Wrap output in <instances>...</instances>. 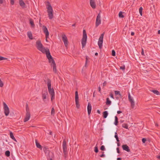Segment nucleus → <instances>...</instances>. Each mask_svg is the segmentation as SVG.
I'll use <instances>...</instances> for the list:
<instances>
[{"label": "nucleus", "instance_id": "f257e3e1", "mask_svg": "<svg viewBox=\"0 0 160 160\" xmlns=\"http://www.w3.org/2000/svg\"><path fill=\"white\" fill-rule=\"evenodd\" d=\"M36 47L39 51L43 53L46 54L51 66L53 67V72L55 73L56 72V65L54 60L50 54L49 49L48 48H45L43 47L40 40H38L36 42Z\"/></svg>", "mask_w": 160, "mask_h": 160}, {"label": "nucleus", "instance_id": "f03ea898", "mask_svg": "<svg viewBox=\"0 0 160 160\" xmlns=\"http://www.w3.org/2000/svg\"><path fill=\"white\" fill-rule=\"evenodd\" d=\"M47 84L49 93L51 97V100L52 101L55 98V93L53 88H51V81L50 80H48Z\"/></svg>", "mask_w": 160, "mask_h": 160}, {"label": "nucleus", "instance_id": "7ed1b4c3", "mask_svg": "<svg viewBox=\"0 0 160 160\" xmlns=\"http://www.w3.org/2000/svg\"><path fill=\"white\" fill-rule=\"evenodd\" d=\"M47 8L48 15L50 19H52L53 18V10L52 8L49 3L48 2L47 5Z\"/></svg>", "mask_w": 160, "mask_h": 160}, {"label": "nucleus", "instance_id": "20e7f679", "mask_svg": "<svg viewBox=\"0 0 160 160\" xmlns=\"http://www.w3.org/2000/svg\"><path fill=\"white\" fill-rule=\"evenodd\" d=\"M87 35L85 30H83V37L82 40V48H84L86 46L87 40Z\"/></svg>", "mask_w": 160, "mask_h": 160}, {"label": "nucleus", "instance_id": "39448f33", "mask_svg": "<svg viewBox=\"0 0 160 160\" xmlns=\"http://www.w3.org/2000/svg\"><path fill=\"white\" fill-rule=\"evenodd\" d=\"M42 30L45 35L46 37V41L47 42H48L47 39L49 37V32L48 30V29L46 26H43L42 27Z\"/></svg>", "mask_w": 160, "mask_h": 160}, {"label": "nucleus", "instance_id": "423d86ee", "mask_svg": "<svg viewBox=\"0 0 160 160\" xmlns=\"http://www.w3.org/2000/svg\"><path fill=\"white\" fill-rule=\"evenodd\" d=\"M104 35V33L102 34L98 39V44L100 49H101L102 48Z\"/></svg>", "mask_w": 160, "mask_h": 160}, {"label": "nucleus", "instance_id": "0eeeda50", "mask_svg": "<svg viewBox=\"0 0 160 160\" xmlns=\"http://www.w3.org/2000/svg\"><path fill=\"white\" fill-rule=\"evenodd\" d=\"M75 102L76 107L78 108L80 107V104L79 103L78 95L77 91L75 92Z\"/></svg>", "mask_w": 160, "mask_h": 160}, {"label": "nucleus", "instance_id": "6e6552de", "mask_svg": "<svg viewBox=\"0 0 160 160\" xmlns=\"http://www.w3.org/2000/svg\"><path fill=\"white\" fill-rule=\"evenodd\" d=\"M3 105L4 113L6 116H7L9 113V109L7 105L5 102H3Z\"/></svg>", "mask_w": 160, "mask_h": 160}, {"label": "nucleus", "instance_id": "1a4fd4ad", "mask_svg": "<svg viewBox=\"0 0 160 160\" xmlns=\"http://www.w3.org/2000/svg\"><path fill=\"white\" fill-rule=\"evenodd\" d=\"M101 23V16L100 13H99L97 17L96 22V26L98 27Z\"/></svg>", "mask_w": 160, "mask_h": 160}, {"label": "nucleus", "instance_id": "9d476101", "mask_svg": "<svg viewBox=\"0 0 160 160\" xmlns=\"http://www.w3.org/2000/svg\"><path fill=\"white\" fill-rule=\"evenodd\" d=\"M128 97L129 100L131 103V107L132 108H133L135 106V102L133 98L130 96L129 93H128Z\"/></svg>", "mask_w": 160, "mask_h": 160}, {"label": "nucleus", "instance_id": "9b49d317", "mask_svg": "<svg viewBox=\"0 0 160 160\" xmlns=\"http://www.w3.org/2000/svg\"><path fill=\"white\" fill-rule=\"evenodd\" d=\"M62 38L65 46L67 47L68 44V41L67 37L65 35H62Z\"/></svg>", "mask_w": 160, "mask_h": 160}, {"label": "nucleus", "instance_id": "f8f14e48", "mask_svg": "<svg viewBox=\"0 0 160 160\" xmlns=\"http://www.w3.org/2000/svg\"><path fill=\"white\" fill-rule=\"evenodd\" d=\"M30 118V114L28 110L26 109V116L24 120V122H26L28 121Z\"/></svg>", "mask_w": 160, "mask_h": 160}, {"label": "nucleus", "instance_id": "ddd939ff", "mask_svg": "<svg viewBox=\"0 0 160 160\" xmlns=\"http://www.w3.org/2000/svg\"><path fill=\"white\" fill-rule=\"evenodd\" d=\"M62 147L64 153L66 155L67 153V148L66 146V142L65 140H63V142Z\"/></svg>", "mask_w": 160, "mask_h": 160}, {"label": "nucleus", "instance_id": "4468645a", "mask_svg": "<svg viewBox=\"0 0 160 160\" xmlns=\"http://www.w3.org/2000/svg\"><path fill=\"white\" fill-rule=\"evenodd\" d=\"M90 4L91 7L93 9H95L96 8V4L95 0H90Z\"/></svg>", "mask_w": 160, "mask_h": 160}, {"label": "nucleus", "instance_id": "2eb2a0df", "mask_svg": "<svg viewBox=\"0 0 160 160\" xmlns=\"http://www.w3.org/2000/svg\"><path fill=\"white\" fill-rule=\"evenodd\" d=\"M48 95L47 91L43 92L42 93V97L43 100L44 101L48 97Z\"/></svg>", "mask_w": 160, "mask_h": 160}, {"label": "nucleus", "instance_id": "dca6fc26", "mask_svg": "<svg viewBox=\"0 0 160 160\" xmlns=\"http://www.w3.org/2000/svg\"><path fill=\"white\" fill-rule=\"evenodd\" d=\"M87 109L88 114V115H89L91 112L92 110V106L90 103H88V105Z\"/></svg>", "mask_w": 160, "mask_h": 160}, {"label": "nucleus", "instance_id": "f3484780", "mask_svg": "<svg viewBox=\"0 0 160 160\" xmlns=\"http://www.w3.org/2000/svg\"><path fill=\"white\" fill-rule=\"evenodd\" d=\"M53 157L54 155L53 153L51 152H49L48 156H47L48 160H52V158Z\"/></svg>", "mask_w": 160, "mask_h": 160}, {"label": "nucleus", "instance_id": "a211bd4d", "mask_svg": "<svg viewBox=\"0 0 160 160\" xmlns=\"http://www.w3.org/2000/svg\"><path fill=\"white\" fill-rule=\"evenodd\" d=\"M122 148L123 150L127 152H129L130 151V150L129 149V147L127 145H122Z\"/></svg>", "mask_w": 160, "mask_h": 160}, {"label": "nucleus", "instance_id": "6ab92c4d", "mask_svg": "<svg viewBox=\"0 0 160 160\" xmlns=\"http://www.w3.org/2000/svg\"><path fill=\"white\" fill-rule=\"evenodd\" d=\"M27 36L30 39L32 40L33 39L32 35L31 32L29 31L27 32Z\"/></svg>", "mask_w": 160, "mask_h": 160}, {"label": "nucleus", "instance_id": "aec40b11", "mask_svg": "<svg viewBox=\"0 0 160 160\" xmlns=\"http://www.w3.org/2000/svg\"><path fill=\"white\" fill-rule=\"evenodd\" d=\"M20 6L22 8L25 7V3L22 0H20L19 1Z\"/></svg>", "mask_w": 160, "mask_h": 160}, {"label": "nucleus", "instance_id": "412c9836", "mask_svg": "<svg viewBox=\"0 0 160 160\" xmlns=\"http://www.w3.org/2000/svg\"><path fill=\"white\" fill-rule=\"evenodd\" d=\"M30 23L32 28H34L35 27V25L32 19L29 20Z\"/></svg>", "mask_w": 160, "mask_h": 160}, {"label": "nucleus", "instance_id": "4be33fe9", "mask_svg": "<svg viewBox=\"0 0 160 160\" xmlns=\"http://www.w3.org/2000/svg\"><path fill=\"white\" fill-rule=\"evenodd\" d=\"M115 95L117 96L118 95H119L120 97H122V95L121 94L120 92L119 91H115Z\"/></svg>", "mask_w": 160, "mask_h": 160}, {"label": "nucleus", "instance_id": "5701e85b", "mask_svg": "<svg viewBox=\"0 0 160 160\" xmlns=\"http://www.w3.org/2000/svg\"><path fill=\"white\" fill-rule=\"evenodd\" d=\"M108 113L107 111H105L103 112V117L104 118H106L108 116Z\"/></svg>", "mask_w": 160, "mask_h": 160}, {"label": "nucleus", "instance_id": "b1692460", "mask_svg": "<svg viewBox=\"0 0 160 160\" xmlns=\"http://www.w3.org/2000/svg\"><path fill=\"white\" fill-rule=\"evenodd\" d=\"M35 143L36 146L38 148H41V145L39 143H38L37 140H35Z\"/></svg>", "mask_w": 160, "mask_h": 160}, {"label": "nucleus", "instance_id": "393cba45", "mask_svg": "<svg viewBox=\"0 0 160 160\" xmlns=\"http://www.w3.org/2000/svg\"><path fill=\"white\" fill-rule=\"evenodd\" d=\"M10 134L11 138L14 141H16V139L14 138L12 133V132H11Z\"/></svg>", "mask_w": 160, "mask_h": 160}, {"label": "nucleus", "instance_id": "a878e982", "mask_svg": "<svg viewBox=\"0 0 160 160\" xmlns=\"http://www.w3.org/2000/svg\"><path fill=\"white\" fill-rule=\"evenodd\" d=\"M107 101L106 102V104L107 105H110L111 104V102L109 100L108 98H107L106 99Z\"/></svg>", "mask_w": 160, "mask_h": 160}, {"label": "nucleus", "instance_id": "bb28decb", "mask_svg": "<svg viewBox=\"0 0 160 160\" xmlns=\"http://www.w3.org/2000/svg\"><path fill=\"white\" fill-rule=\"evenodd\" d=\"M118 118L117 116L115 117V122H114V124L117 126L118 125Z\"/></svg>", "mask_w": 160, "mask_h": 160}, {"label": "nucleus", "instance_id": "cd10ccee", "mask_svg": "<svg viewBox=\"0 0 160 160\" xmlns=\"http://www.w3.org/2000/svg\"><path fill=\"white\" fill-rule=\"evenodd\" d=\"M151 91L157 95H159L160 94L159 92L157 90H152Z\"/></svg>", "mask_w": 160, "mask_h": 160}, {"label": "nucleus", "instance_id": "c85d7f7f", "mask_svg": "<svg viewBox=\"0 0 160 160\" xmlns=\"http://www.w3.org/2000/svg\"><path fill=\"white\" fill-rule=\"evenodd\" d=\"M122 12L121 11L118 14L119 17L120 18H123L124 16L122 14Z\"/></svg>", "mask_w": 160, "mask_h": 160}, {"label": "nucleus", "instance_id": "c756f323", "mask_svg": "<svg viewBox=\"0 0 160 160\" xmlns=\"http://www.w3.org/2000/svg\"><path fill=\"white\" fill-rule=\"evenodd\" d=\"M122 127L126 128V129H128V126L127 124L126 123H123L122 124Z\"/></svg>", "mask_w": 160, "mask_h": 160}, {"label": "nucleus", "instance_id": "7c9ffc66", "mask_svg": "<svg viewBox=\"0 0 160 160\" xmlns=\"http://www.w3.org/2000/svg\"><path fill=\"white\" fill-rule=\"evenodd\" d=\"M5 155L9 157L10 155V152L9 151H7L5 152Z\"/></svg>", "mask_w": 160, "mask_h": 160}, {"label": "nucleus", "instance_id": "2f4dec72", "mask_svg": "<svg viewBox=\"0 0 160 160\" xmlns=\"http://www.w3.org/2000/svg\"><path fill=\"white\" fill-rule=\"evenodd\" d=\"M142 7H140L139 9V12L141 16L142 15Z\"/></svg>", "mask_w": 160, "mask_h": 160}, {"label": "nucleus", "instance_id": "473e14b6", "mask_svg": "<svg viewBox=\"0 0 160 160\" xmlns=\"http://www.w3.org/2000/svg\"><path fill=\"white\" fill-rule=\"evenodd\" d=\"M51 115H54L55 114V110L53 108H52L51 110Z\"/></svg>", "mask_w": 160, "mask_h": 160}, {"label": "nucleus", "instance_id": "72a5a7b5", "mask_svg": "<svg viewBox=\"0 0 160 160\" xmlns=\"http://www.w3.org/2000/svg\"><path fill=\"white\" fill-rule=\"evenodd\" d=\"M115 138H116L117 141H118V142L119 141V140L118 138L117 133L116 132L115 133Z\"/></svg>", "mask_w": 160, "mask_h": 160}, {"label": "nucleus", "instance_id": "f704fd0d", "mask_svg": "<svg viewBox=\"0 0 160 160\" xmlns=\"http://www.w3.org/2000/svg\"><path fill=\"white\" fill-rule=\"evenodd\" d=\"M3 86V83L0 79V87H2Z\"/></svg>", "mask_w": 160, "mask_h": 160}, {"label": "nucleus", "instance_id": "c9c22d12", "mask_svg": "<svg viewBox=\"0 0 160 160\" xmlns=\"http://www.w3.org/2000/svg\"><path fill=\"white\" fill-rule=\"evenodd\" d=\"M94 151L95 152L97 153L98 152V149L97 146H96L95 147Z\"/></svg>", "mask_w": 160, "mask_h": 160}, {"label": "nucleus", "instance_id": "e433bc0d", "mask_svg": "<svg viewBox=\"0 0 160 160\" xmlns=\"http://www.w3.org/2000/svg\"><path fill=\"white\" fill-rule=\"evenodd\" d=\"M100 149L104 151L105 149L104 146L103 145L101 147Z\"/></svg>", "mask_w": 160, "mask_h": 160}, {"label": "nucleus", "instance_id": "4c0bfd02", "mask_svg": "<svg viewBox=\"0 0 160 160\" xmlns=\"http://www.w3.org/2000/svg\"><path fill=\"white\" fill-rule=\"evenodd\" d=\"M125 67L124 65L120 67V69H121L122 70H124L125 69Z\"/></svg>", "mask_w": 160, "mask_h": 160}, {"label": "nucleus", "instance_id": "58836bf2", "mask_svg": "<svg viewBox=\"0 0 160 160\" xmlns=\"http://www.w3.org/2000/svg\"><path fill=\"white\" fill-rule=\"evenodd\" d=\"M115 52L114 50H112V56H115Z\"/></svg>", "mask_w": 160, "mask_h": 160}, {"label": "nucleus", "instance_id": "ea45409f", "mask_svg": "<svg viewBox=\"0 0 160 160\" xmlns=\"http://www.w3.org/2000/svg\"><path fill=\"white\" fill-rule=\"evenodd\" d=\"M10 3L12 5H13L14 4V0H10Z\"/></svg>", "mask_w": 160, "mask_h": 160}, {"label": "nucleus", "instance_id": "a19ab883", "mask_svg": "<svg viewBox=\"0 0 160 160\" xmlns=\"http://www.w3.org/2000/svg\"><path fill=\"white\" fill-rule=\"evenodd\" d=\"M6 59V58L0 56V61L4 60Z\"/></svg>", "mask_w": 160, "mask_h": 160}, {"label": "nucleus", "instance_id": "79ce46f5", "mask_svg": "<svg viewBox=\"0 0 160 160\" xmlns=\"http://www.w3.org/2000/svg\"><path fill=\"white\" fill-rule=\"evenodd\" d=\"M146 141V139L145 138L142 139V142L143 143H145Z\"/></svg>", "mask_w": 160, "mask_h": 160}, {"label": "nucleus", "instance_id": "37998d69", "mask_svg": "<svg viewBox=\"0 0 160 160\" xmlns=\"http://www.w3.org/2000/svg\"><path fill=\"white\" fill-rule=\"evenodd\" d=\"M110 95L111 98H112L113 99H114L113 95L112 94V93L110 94Z\"/></svg>", "mask_w": 160, "mask_h": 160}, {"label": "nucleus", "instance_id": "c03bdc74", "mask_svg": "<svg viewBox=\"0 0 160 160\" xmlns=\"http://www.w3.org/2000/svg\"><path fill=\"white\" fill-rule=\"evenodd\" d=\"M117 152L118 153H120V151L119 150V148H117Z\"/></svg>", "mask_w": 160, "mask_h": 160}, {"label": "nucleus", "instance_id": "a18cd8bd", "mask_svg": "<svg viewBox=\"0 0 160 160\" xmlns=\"http://www.w3.org/2000/svg\"><path fill=\"white\" fill-rule=\"evenodd\" d=\"M3 0H0V4H1L3 3Z\"/></svg>", "mask_w": 160, "mask_h": 160}, {"label": "nucleus", "instance_id": "49530a36", "mask_svg": "<svg viewBox=\"0 0 160 160\" xmlns=\"http://www.w3.org/2000/svg\"><path fill=\"white\" fill-rule=\"evenodd\" d=\"M122 112L121 111H117V113L118 114H120Z\"/></svg>", "mask_w": 160, "mask_h": 160}, {"label": "nucleus", "instance_id": "de8ad7c7", "mask_svg": "<svg viewBox=\"0 0 160 160\" xmlns=\"http://www.w3.org/2000/svg\"><path fill=\"white\" fill-rule=\"evenodd\" d=\"M105 156V155L104 154H102V155H100V157H103Z\"/></svg>", "mask_w": 160, "mask_h": 160}, {"label": "nucleus", "instance_id": "09e8293b", "mask_svg": "<svg viewBox=\"0 0 160 160\" xmlns=\"http://www.w3.org/2000/svg\"><path fill=\"white\" fill-rule=\"evenodd\" d=\"M101 88L100 87H98V91L99 92H101Z\"/></svg>", "mask_w": 160, "mask_h": 160}, {"label": "nucleus", "instance_id": "8fccbe9b", "mask_svg": "<svg viewBox=\"0 0 160 160\" xmlns=\"http://www.w3.org/2000/svg\"><path fill=\"white\" fill-rule=\"evenodd\" d=\"M142 55H144V51L143 49H142Z\"/></svg>", "mask_w": 160, "mask_h": 160}, {"label": "nucleus", "instance_id": "3c124183", "mask_svg": "<svg viewBox=\"0 0 160 160\" xmlns=\"http://www.w3.org/2000/svg\"><path fill=\"white\" fill-rule=\"evenodd\" d=\"M106 82H105H105H104L103 83V86H105V85H106Z\"/></svg>", "mask_w": 160, "mask_h": 160}, {"label": "nucleus", "instance_id": "603ef678", "mask_svg": "<svg viewBox=\"0 0 160 160\" xmlns=\"http://www.w3.org/2000/svg\"><path fill=\"white\" fill-rule=\"evenodd\" d=\"M134 35V33L133 32H132L131 33V35L132 36H133Z\"/></svg>", "mask_w": 160, "mask_h": 160}, {"label": "nucleus", "instance_id": "864d4df0", "mask_svg": "<svg viewBox=\"0 0 160 160\" xmlns=\"http://www.w3.org/2000/svg\"><path fill=\"white\" fill-rule=\"evenodd\" d=\"M157 158L159 159L160 160V155L158 156Z\"/></svg>", "mask_w": 160, "mask_h": 160}, {"label": "nucleus", "instance_id": "5fc2aeb1", "mask_svg": "<svg viewBox=\"0 0 160 160\" xmlns=\"http://www.w3.org/2000/svg\"><path fill=\"white\" fill-rule=\"evenodd\" d=\"M87 60H88V59H87V58L86 57V63L85 64H86V63H87Z\"/></svg>", "mask_w": 160, "mask_h": 160}, {"label": "nucleus", "instance_id": "6e6d98bb", "mask_svg": "<svg viewBox=\"0 0 160 160\" xmlns=\"http://www.w3.org/2000/svg\"><path fill=\"white\" fill-rule=\"evenodd\" d=\"M117 160H121V158H117Z\"/></svg>", "mask_w": 160, "mask_h": 160}, {"label": "nucleus", "instance_id": "4d7b16f0", "mask_svg": "<svg viewBox=\"0 0 160 160\" xmlns=\"http://www.w3.org/2000/svg\"><path fill=\"white\" fill-rule=\"evenodd\" d=\"M158 34H160V30H159L158 31Z\"/></svg>", "mask_w": 160, "mask_h": 160}, {"label": "nucleus", "instance_id": "13d9d810", "mask_svg": "<svg viewBox=\"0 0 160 160\" xmlns=\"http://www.w3.org/2000/svg\"><path fill=\"white\" fill-rule=\"evenodd\" d=\"M98 53L97 52H96L95 53V55H96V56H97L98 55Z\"/></svg>", "mask_w": 160, "mask_h": 160}, {"label": "nucleus", "instance_id": "bf43d9fd", "mask_svg": "<svg viewBox=\"0 0 160 160\" xmlns=\"http://www.w3.org/2000/svg\"><path fill=\"white\" fill-rule=\"evenodd\" d=\"M97 112H98V113H100V111H99V110H98L97 111Z\"/></svg>", "mask_w": 160, "mask_h": 160}, {"label": "nucleus", "instance_id": "052dcab7", "mask_svg": "<svg viewBox=\"0 0 160 160\" xmlns=\"http://www.w3.org/2000/svg\"><path fill=\"white\" fill-rule=\"evenodd\" d=\"M116 98L117 100H118L119 99V98L118 97H116Z\"/></svg>", "mask_w": 160, "mask_h": 160}, {"label": "nucleus", "instance_id": "680f3d73", "mask_svg": "<svg viewBox=\"0 0 160 160\" xmlns=\"http://www.w3.org/2000/svg\"><path fill=\"white\" fill-rule=\"evenodd\" d=\"M75 24H72V27H74V26H75Z\"/></svg>", "mask_w": 160, "mask_h": 160}, {"label": "nucleus", "instance_id": "e2e57ef3", "mask_svg": "<svg viewBox=\"0 0 160 160\" xmlns=\"http://www.w3.org/2000/svg\"><path fill=\"white\" fill-rule=\"evenodd\" d=\"M94 93H95V92H94V93H93V97H95Z\"/></svg>", "mask_w": 160, "mask_h": 160}, {"label": "nucleus", "instance_id": "0e129e2a", "mask_svg": "<svg viewBox=\"0 0 160 160\" xmlns=\"http://www.w3.org/2000/svg\"><path fill=\"white\" fill-rule=\"evenodd\" d=\"M50 134L51 135L52 134V132H50Z\"/></svg>", "mask_w": 160, "mask_h": 160}, {"label": "nucleus", "instance_id": "69168bd1", "mask_svg": "<svg viewBox=\"0 0 160 160\" xmlns=\"http://www.w3.org/2000/svg\"><path fill=\"white\" fill-rule=\"evenodd\" d=\"M156 126H158V125L157 124H156Z\"/></svg>", "mask_w": 160, "mask_h": 160}]
</instances>
